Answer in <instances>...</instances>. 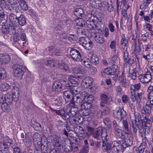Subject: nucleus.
Instances as JSON below:
<instances>
[{"mask_svg": "<svg viewBox=\"0 0 153 153\" xmlns=\"http://www.w3.org/2000/svg\"><path fill=\"white\" fill-rule=\"evenodd\" d=\"M131 99L133 102H134L136 100L135 92L133 91H131Z\"/></svg>", "mask_w": 153, "mask_h": 153, "instance_id": "61", "label": "nucleus"}, {"mask_svg": "<svg viewBox=\"0 0 153 153\" xmlns=\"http://www.w3.org/2000/svg\"><path fill=\"white\" fill-rule=\"evenodd\" d=\"M143 27L145 30L149 31L152 29L153 26L151 24L148 23H146L144 25Z\"/></svg>", "mask_w": 153, "mask_h": 153, "instance_id": "52", "label": "nucleus"}, {"mask_svg": "<svg viewBox=\"0 0 153 153\" xmlns=\"http://www.w3.org/2000/svg\"><path fill=\"white\" fill-rule=\"evenodd\" d=\"M94 21L93 19L91 20L90 21L88 20L87 22H86V25H87L89 29H91L93 28V25L94 24Z\"/></svg>", "mask_w": 153, "mask_h": 153, "instance_id": "45", "label": "nucleus"}, {"mask_svg": "<svg viewBox=\"0 0 153 153\" xmlns=\"http://www.w3.org/2000/svg\"><path fill=\"white\" fill-rule=\"evenodd\" d=\"M126 115V111L120 108L116 110L113 113V116L115 118L121 120Z\"/></svg>", "mask_w": 153, "mask_h": 153, "instance_id": "8", "label": "nucleus"}, {"mask_svg": "<svg viewBox=\"0 0 153 153\" xmlns=\"http://www.w3.org/2000/svg\"><path fill=\"white\" fill-rule=\"evenodd\" d=\"M117 72L116 68L112 67L111 68H107L105 69L103 71V73L104 74H105L107 75H114L116 74Z\"/></svg>", "mask_w": 153, "mask_h": 153, "instance_id": "18", "label": "nucleus"}, {"mask_svg": "<svg viewBox=\"0 0 153 153\" xmlns=\"http://www.w3.org/2000/svg\"><path fill=\"white\" fill-rule=\"evenodd\" d=\"M53 53L55 55L57 56H61L62 54V52L61 51H60L59 49H56L55 48Z\"/></svg>", "mask_w": 153, "mask_h": 153, "instance_id": "60", "label": "nucleus"}, {"mask_svg": "<svg viewBox=\"0 0 153 153\" xmlns=\"http://www.w3.org/2000/svg\"><path fill=\"white\" fill-rule=\"evenodd\" d=\"M88 56L91 62L94 64H96L98 62V59L95 54L89 53Z\"/></svg>", "mask_w": 153, "mask_h": 153, "instance_id": "20", "label": "nucleus"}, {"mask_svg": "<svg viewBox=\"0 0 153 153\" xmlns=\"http://www.w3.org/2000/svg\"><path fill=\"white\" fill-rule=\"evenodd\" d=\"M27 13L32 17L35 16L36 15V13L33 9H30L28 10L27 11Z\"/></svg>", "mask_w": 153, "mask_h": 153, "instance_id": "59", "label": "nucleus"}, {"mask_svg": "<svg viewBox=\"0 0 153 153\" xmlns=\"http://www.w3.org/2000/svg\"><path fill=\"white\" fill-rule=\"evenodd\" d=\"M82 102L79 97L74 96L73 97L70 103L69 106L71 107H74L76 104H79Z\"/></svg>", "mask_w": 153, "mask_h": 153, "instance_id": "13", "label": "nucleus"}, {"mask_svg": "<svg viewBox=\"0 0 153 153\" xmlns=\"http://www.w3.org/2000/svg\"><path fill=\"white\" fill-rule=\"evenodd\" d=\"M141 84L140 83H138L135 84L131 86V91H137L139 90L141 87Z\"/></svg>", "mask_w": 153, "mask_h": 153, "instance_id": "35", "label": "nucleus"}, {"mask_svg": "<svg viewBox=\"0 0 153 153\" xmlns=\"http://www.w3.org/2000/svg\"><path fill=\"white\" fill-rule=\"evenodd\" d=\"M81 62L82 65L84 66L87 68H90L91 67V62L90 60L88 58H84L83 59H81Z\"/></svg>", "mask_w": 153, "mask_h": 153, "instance_id": "21", "label": "nucleus"}, {"mask_svg": "<svg viewBox=\"0 0 153 153\" xmlns=\"http://www.w3.org/2000/svg\"><path fill=\"white\" fill-rule=\"evenodd\" d=\"M88 95V93L86 91H83L80 94L79 97L82 102L85 100Z\"/></svg>", "mask_w": 153, "mask_h": 153, "instance_id": "43", "label": "nucleus"}, {"mask_svg": "<svg viewBox=\"0 0 153 153\" xmlns=\"http://www.w3.org/2000/svg\"><path fill=\"white\" fill-rule=\"evenodd\" d=\"M100 98L102 101L107 105L111 104L112 102L111 97H108L104 94L101 95Z\"/></svg>", "mask_w": 153, "mask_h": 153, "instance_id": "16", "label": "nucleus"}, {"mask_svg": "<svg viewBox=\"0 0 153 153\" xmlns=\"http://www.w3.org/2000/svg\"><path fill=\"white\" fill-rule=\"evenodd\" d=\"M130 142V143L127 144L126 146H126L125 143H123L122 146L121 145H119L117 143L116 144L117 145V146H116L113 143L110 144L109 143V141L108 140L107 144L108 145H107L108 146L107 148L108 150V152L106 150L104 149H102L104 151L108 153L110 152L111 151L112 153H115V152H119L120 151H122V152H123L125 149L126 147L128 146H131L132 145V143L131 142Z\"/></svg>", "mask_w": 153, "mask_h": 153, "instance_id": "3", "label": "nucleus"}, {"mask_svg": "<svg viewBox=\"0 0 153 153\" xmlns=\"http://www.w3.org/2000/svg\"><path fill=\"white\" fill-rule=\"evenodd\" d=\"M146 145L141 144L138 148V153H143L145 149Z\"/></svg>", "mask_w": 153, "mask_h": 153, "instance_id": "53", "label": "nucleus"}, {"mask_svg": "<svg viewBox=\"0 0 153 153\" xmlns=\"http://www.w3.org/2000/svg\"><path fill=\"white\" fill-rule=\"evenodd\" d=\"M6 76V72L5 70L3 68H0V79H4Z\"/></svg>", "mask_w": 153, "mask_h": 153, "instance_id": "40", "label": "nucleus"}, {"mask_svg": "<svg viewBox=\"0 0 153 153\" xmlns=\"http://www.w3.org/2000/svg\"><path fill=\"white\" fill-rule=\"evenodd\" d=\"M70 55L73 59L76 61H80L81 56L79 51L76 50L72 48L70 52Z\"/></svg>", "mask_w": 153, "mask_h": 153, "instance_id": "9", "label": "nucleus"}, {"mask_svg": "<svg viewBox=\"0 0 153 153\" xmlns=\"http://www.w3.org/2000/svg\"><path fill=\"white\" fill-rule=\"evenodd\" d=\"M151 109L153 110V96L149 95L147 97L146 105L143 108L141 112L144 114H147L148 115H150Z\"/></svg>", "mask_w": 153, "mask_h": 153, "instance_id": "4", "label": "nucleus"}, {"mask_svg": "<svg viewBox=\"0 0 153 153\" xmlns=\"http://www.w3.org/2000/svg\"><path fill=\"white\" fill-rule=\"evenodd\" d=\"M90 39L88 37H81L79 40V42L83 47L84 45H86L87 43L89 42Z\"/></svg>", "mask_w": 153, "mask_h": 153, "instance_id": "27", "label": "nucleus"}, {"mask_svg": "<svg viewBox=\"0 0 153 153\" xmlns=\"http://www.w3.org/2000/svg\"><path fill=\"white\" fill-rule=\"evenodd\" d=\"M12 93L13 98H18L19 96V92L18 88L17 86L14 87L12 90Z\"/></svg>", "mask_w": 153, "mask_h": 153, "instance_id": "26", "label": "nucleus"}, {"mask_svg": "<svg viewBox=\"0 0 153 153\" xmlns=\"http://www.w3.org/2000/svg\"><path fill=\"white\" fill-rule=\"evenodd\" d=\"M122 127L123 128V130L125 131L126 133H127L129 130L128 127V123L126 120H123L122 122Z\"/></svg>", "mask_w": 153, "mask_h": 153, "instance_id": "34", "label": "nucleus"}, {"mask_svg": "<svg viewBox=\"0 0 153 153\" xmlns=\"http://www.w3.org/2000/svg\"><path fill=\"white\" fill-rule=\"evenodd\" d=\"M10 27L7 25H5L3 27L2 29V31L5 34H7L9 33Z\"/></svg>", "mask_w": 153, "mask_h": 153, "instance_id": "46", "label": "nucleus"}, {"mask_svg": "<svg viewBox=\"0 0 153 153\" xmlns=\"http://www.w3.org/2000/svg\"><path fill=\"white\" fill-rule=\"evenodd\" d=\"M1 109L5 112H8L10 110V106L7 103L4 102L1 105Z\"/></svg>", "mask_w": 153, "mask_h": 153, "instance_id": "29", "label": "nucleus"}, {"mask_svg": "<svg viewBox=\"0 0 153 153\" xmlns=\"http://www.w3.org/2000/svg\"><path fill=\"white\" fill-rule=\"evenodd\" d=\"M71 149L74 151H77L78 149V142L76 140H74V142L71 143Z\"/></svg>", "mask_w": 153, "mask_h": 153, "instance_id": "39", "label": "nucleus"}, {"mask_svg": "<svg viewBox=\"0 0 153 153\" xmlns=\"http://www.w3.org/2000/svg\"><path fill=\"white\" fill-rule=\"evenodd\" d=\"M82 114L83 115L86 116L90 114V110L88 109H84L82 110Z\"/></svg>", "mask_w": 153, "mask_h": 153, "instance_id": "58", "label": "nucleus"}, {"mask_svg": "<svg viewBox=\"0 0 153 153\" xmlns=\"http://www.w3.org/2000/svg\"><path fill=\"white\" fill-rule=\"evenodd\" d=\"M137 71L135 68L134 69L131 71H129L128 76L131 78L133 80H135L137 78Z\"/></svg>", "mask_w": 153, "mask_h": 153, "instance_id": "31", "label": "nucleus"}, {"mask_svg": "<svg viewBox=\"0 0 153 153\" xmlns=\"http://www.w3.org/2000/svg\"><path fill=\"white\" fill-rule=\"evenodd\" d=\"M20 39L22 41L25 42H23V45L22 46H24L25 45L24 44L26 42L27 40L25 34V33H22L20 36Z\"/></svg>", "mask_w": 153, "mask_h": 153, "instance_id": "55", "label": "nucleus"}, {"mask_svg": "<svg viewBox=\"0 0 153 153\" xmlns=\"http://www.w3.org/2000/svg\"><path fill=\"white\" fill-rule=\"evenodd\" d=\"M142 93H137L136 96V100L137 104H139L141 101L142 98Z\"/></svg>", "mask_w": 153, "mask_h": 153, "instance_id": "49", "label": "nucleus"}, {"mask_svg": "<svg viewBox=\"0 0 153 153\" xmlns=\"http://www.w3.org/2000/svg\"><path fill=\"white\" fill-rule=\"evenodd\" d=\"M119 80L120 81V82L122 86L124 87H126L127 85L126 80L124 75L122 73L119 76Z\"/></svg>", "mask_w": 153, "mask_h": 153, "instance_id": "24", "label": "nucleus"}, {"mask_svg": "<svg viewBox=\"0 0 153 153\" xmlns=\"http://www.w3.org/2000/svg\"><path fill=\"white\" fill-rule=\"evenodd\" d=\"M93 43L90 40L89 42H88V43H87L86 45H84L83 47L84 48L87 50H90L93 47Z\"/></svg>", "mask_w": 153, "mask_h": 153, "instance_id": "42", "label": "nucleus"}, {"mask_svg": "<svg viewBox=\"0 0 153 153\" xmlns=\"http://www.w3.org/2000/svg\"><path fill=\"white\" fill-rule=\"evenodd\" d=\"M51 139L52 144L54 146L59 147L61 146V143L59 141V138L56 135L51 136Z\"/></svg>", "mask_w": 153, "mask_h": 153, "instance_id": "14", "label": "nucleus"}, {"mask_svg": "<svg viewBox=\"0 0 153 153\" xmlns=\"http://www.w3.org/2000/svg\"><path fill=\"white\" fill-rule=\"evenodd\" d=\"M122 39L121 42V44L125 47L128 46V40L127 38H125L124 34H122L121 36Z\"/></svg>", "mask_w": 153, "mask_h": 153, "instance_id": "30", "label": "nucleus"}, {"mask_svg": "<svg viewBox=\"0 0 153 153\" xmlns=\"http://www.w3.org/2000/svg\"><path fill=\"white\" fill-rule=\"evenodd\" d=\"M2 143L4 146H7L6 147L8 148L13 144V140L8 136H6L4 137Z\"/></svg>", "mask_w": 153, "mask_h": 153, "instance_id": "15", "label": "nucleus"}, {"mask_svg": "<svg viewBox=\"0 0 153 153\" xmlns=\"http://www.w3.org/2000/svg\"><path fill=\"white\" fill-rule=\"evenodd\" d=\"M54 112L58 115L61 117L63 116L65 118V112L64 109L62 108L59 110H55Z\"/></svg>", "mask_w": 153, "mask_h": 153, "instance_id": "37", "label": "nucleus"}, {"mask_svg": "<svg viewBox=\"0 0 153 153\" xmlns=\"http://www.w3.org/2000/svg\"><path fill=\"white\" fill-rule=\"evenodd\" d=\"M89 68V71L90 72V73L92 75H93L96 73L97 72V69L96 68L94 67H90Z\"/></svg>", "mask_w": 153, "mask_h": 153, "instance_id": "62", "label": "nucleus"}, {"mask_svg": "<svg viewBox=\"0 0 153 153\" xmlns=\"http://www.w3.org/2000/svg\"><path fill=\"white\" fill-rule=\"evenodd\" d=\"M10 88V85L7 83L2 82L0 84V90L1 91H6Z\"/></svg>", "mask_w": 153, "mask_h": 153, "instance_id": "28", "label": "nucleus"}, {"mask_svg": "<svg viewBox=\"0 0 153 153\" xmlns=\"http://www.w3.org/2000/svg\"><path fill=\"white\" fill-rule=\"evenodd\" d=\"M81 88L75 85H72L70 87L69 89L71 93L77 95L79 94L81 91Z\"/></svg>", "mask_w": 153, "mask_h": 153, "instance_id": "19", "label": "nucleus"}, {"mask_svg": "<svg viewBox=\"0 0 153 153\" xmlns=\"http://www.w3.org/2000/svg\"><path fill=\"white\" fill-rule=\"evenodd\" d=\"M7 6V0H0V23L2 22V23L6 22L7 16L5 14L3 8H5Z\"/></svg>", "mask_w": 153, "mask_h": 153, "instance_id": "6", "label": "nucleus"}, {"mask_svg": "<svg viewBox=\"0 0 153 153\" xmlns=\"http://www.w3.org/2000/svg\"><path fill=\"white\" fill-rule=\"evenodd\" d=\"M117 59V56H113V57H111V62L113 64V66H114V68H117V66L116 65H114V64H115L116 63L115 61H116V60Z\"/></svg>", "mask_w": 153, "mask_h": 153, "instance_id": "63", "label": "nucleus"}, {"mask_svg": "<svg viewBox=\"0 0 153 153\" xmlns=\"http://www.w3.org/2000/svg\"><path fill=\"white\" fill-rule=\"evenodd\" d=\"M33 140L35 142L38 141L40 142V136L38 133H36L33 135Z\"/></svg>", "mask_w": 153, "mask_h": 153, "instance_id": "51", "label": "nucleus"}, {"mask_svg": "<svg viewBox=\"0 0 153 153\" xmlns=\"http://www.w3.org/2000/svg\"><path fill=\"white\" fill-rule=\"evenodd\" d=\"M62 83L58 81H55L53 84L52 86V90L54 92H59L62 89Z\"/></svg>", "mask_w": 153, "mask_h": 153, "instance_id": "17", "label": "nucleus"}, {"mask_svg": "<svg viewBox=\"0 0 153 153\" xmlns=\"http://www.w3.org/2000/svg\"><path fill=\"white\" fill-rule=\"evenodd\" d=\"M138 77L140 82L143 83L149 82L152 79L151 74L149 72H147L146 74H141Z\"/></svg>", "mask_w": 153, "mask_h": 153, "instance_id": "7", "label": "nucleus"}, {"mask_svg": "<svg viewBox=\"0 0 153 153\" xmlns=\"http://www.w3.org/2000/svg\"><path fill=\"white\" fill-rule=\"evenodd\" d=\"M94 100V97L92 95H88L86 97V100L88 103H91Z\"/></svg>", "mask_w": 153, "mask_h": 153, "instance_id": "57", "label": "nucleus"}, {"mask_svg": "<svg viewBox=\"0 0 153 153\" xmlns=\"http://www.w3.org/2000/svg\"><path fill=\"white\" fill-rule=\"evenodd\" d=\"M10 60V58L9 55L7 53L0 54V64L1 65L2 64H7Z\"/></svg>", "mask_w": 153, "mask_h": 153, "instance_id": "10", "label": "nucleus"}, {"mask_svg": "<svg viewBox=\"0 0 153 153\" xmlns=\"http://www.w3.org/2000/svg\"><path fill=\"white\" fill-rule=\"evenodd\" d=\"M93 137L95 138L99 139L101 137L102 141V149L108 151L107 141L109 137L107 134L106 130L103 128H99L97 131H95L93 134Z\"/></svg>", "mask_w": 153, "mask_h": 153, "instance_id": "1", "label": "nucleus"}, {"mask_svg": "<svg viewBox=\"0 0 153 153\" xmlns=\"http://www.w3.org/2000/svg\"><path fill=\"white\" fill-rule=\"evenodd\" d=\"M13 68L14 76L18 79H21L25 71V67L22 65L17 63L13 65Z\"/></svg>", "mask_w": 153, "mask_h": 153, "instance_id": "5", "label": "nucleus"}, {"mask_svg": "<svg viewBox=\"0 0 153 153\" xmlns=\"http://www.w3.org/2000/svg\"><path fill=\"white\" fill-rule=\"evenodd\" d=\"M75 22L77 26L82 27L84 26L86 27V22L82 19L79 18H77L75 20Z\"/></svg>", "mask_w": 153, "mask_h": 153, "instance_id": "22", "label": "nucleus"}, {"mask_svg": "<svg viewBox=\"0 0 153 153\" xmlns=\"http://www.w3.org/2000/svg\"><path fill=\"white\" fill-rule=\"evenodd\" d=\"M114 129L115 134L119 138L124 137V133L123 132V131L119 128L118 126L114 128Z\"/></svg>", "mask_w": 153, "mask_h": 153, "instance_id": "23", "label": "nucleus"}, {"mask_svg": "<svg viewBox=\"0 0 153 153\" xmlns=\"http://www.w3.org/2000/svg\"><path fill=\"white\" fill-rule=\"evenodd\" d=\"M93 82V79L90 77H85L83 79L81 84L82 86L85 88H87L90 86Z\"/></svg>", "mask_w": 153, "mask_h": 153, "instance_id": "11", "label": "nucleus"}, {"mask_svg": "<svg viewBox=\"0 0 153 153\" xmlns=\"http://www.w3.org/2000/svg\"><path fill=\"white\" fill-rule=\"evenodd\" d=\"M151 115H148V118H147L146 116L144 117L145 119L144 120V121L146 124H149V126H150L151 123L150 119L151 118Z\"/></svg>", "mask_w": 153, "mask_h": 153, "instance_id": "54", "label": "nucleus"}, {"mask_svg": "<svg viewBox=\"0 0 153 153\" xmlns=\"http://www.w3.org/2000/svg\"><path fill=\"white\" fill-rule=\"evenodd\" d=\"M13 97L10 94H7L4 96L5 102L7 103H11L13 100Z\"/></svg>", "mask_w": 153, "mask_h": 153, "instance_id": "33", "label": "nucleus"}, {"mask_svg": "<svg viewBox=\"0 0 153 153\" xmlns=\"http://www.w3.org/2000/svg\"><path fill=\"white\" fill-rule=\"evenodd\" d=\"M44 62L46 65H48L50 67H54L56 64L53 62L52 59H48L45 60Z\"/></svg>", "mask_w": 153, "mask_h": 153, "instance_id": "32", "label": "nucleus"}, {"mask_svg": "<svg viewBox=\"0 0 153 153\" xmlns=\"http://www.w3.org/2000/svg\"><path fill=\"white\" fill-rule=\"evenodd\" d=\"M116 94L117 96H120L122 92V88L120 86H117L115 88Z\"/></svg>", "mask_w": 153, "mask_h": 153, "instance_id": "56", "label": "nucleus"}, {"mask_svg": "<svg viewBox=\"0 0 153 153\" xmlns=\"http://www.w3.org/2000/svg\"><path fill=\"white\" fill-rule=\"evenodd\" d=\"M21 8L24 11L27 10L28 9V6L25 1L19 5Z\"/></svg>", "mask_w": 153, "mask_h": 153, "instance_id": "48", "label": "nucleus"}, {"mask_svg": "<svg viewBox=\"0 0 153 153\" xmlns=\"http://www.w3.org/2000/svg\"><path fill=\"white\" fill-rule=\"evenodd\" d=\"M61 83H62V87H64L66 88L69 89L71 86L69 84L67 81L64 80H61Z\"/></svg>", "mask_w": 153, "mask_h": 153, "instance_id": "44", "label": "nucleus"}, {"mask_svg": "<svg viewBox=\"0 0 153 153\" xmlns=\"http://www.w3.org/2000/svg\"><path fill=\"white\" fill-rule=\"evenodd\" d=\"M95 39L96 42L98 43L102 44L104 42V39L102 35L99 33H97L95 35Z\"/></svg>", "mask_w": 153, "mask_h": 153, "instance_id": "25", "label": "nucleus"}, {"mask_svg": "<svg viewBox=\"0 0 153 153\" xmlns=\"http://www.w3.org/2000/svg\"><path fill=\"white\" fill-rule=\"evenodd\" d=\"M9 19L12 25L14 26H16L18 24L21 26H23L26 23L24 15L22 13L19 15L17 12L16 14H10L9 15Z\"/></svg>", "mask_w": 153, "mask_h": 153, "instance_id": "2", "label": "nucleus"}, {"mask_svg": "<svg viewBox=\"0 0 153 153\" xmlns=\"http://www.w3.org/2000/svg\"><path fill=\"white\" fill-rule=\"evenodd\" d=\"M127 0H117V12H118L119 6H120L122 4V2L123 1V3L125 4L127 2Z\"/></svg>", "mask_w": 153, "mask_h": 153, "instance_id": "50", "label": "nucleus"}, {"mask_svg": "<svg viewBox=\"0 0 153 153\" xmlns=\"http://www.w3.org/2000/svg\"><path fill=\"white\" fill-rule=\"evenodd\" d=\"M108 27L111 32H113L114 31V27L111 22H110L108 25Z\"/></svg>", "mask_w": 153, "mask_h": 153, "instance_id": "64", "label": "nucleus"}, {"mask_svg": "<svg viewBox=\"0 0 153 153\" xmlns=\"http://www.w3.org/2000/svg\"><path fill=\"white\" fill-rule=\"evenodd\" d=\"M83 13V10L82 9L78 8L74 12V14L76 16H82Z\"/></svg>", "mask_w": 153, "mask_h": 153, "instance_id": "47", "label": "nucleus"}, {"mask_svg": "<svg viewBox=\"0 0 153 153\" xmlns=\"http://www.w3.org/2000/svg\"><path fill=\"white\" fill-rule=\"evenodd\" d=\"M72 93L70 90L66 91H65L63 95V97L65 98V100L66 101V99H68V100L70 98V96Z\"/></svg>", "mask_w": 153, "mask_h": 153, "instance_id": "38", "label": "nucleus"}, {"mask_svg": "<svg viewBox=\"0 0 153 153\" xmlns=\"http://www.w3.org/2000/svg\"><path fill=\"white\" fill-rule=\"evenodd\" d=\"M92 7L96 9H98L102 6L103 3L100 1L97 2L93 1L92 2Z\"/></svg>", "mask_w": 153, "mask_h": 153, "instance_id": "36", "label": "nucleus"}, {"mask_svg": "<svg viewBox=\"0 0 153 153\" xmlns=\"http://www.w3.org/2000/svg\"><path fill=\"white\" fill-rule=\"evenodd\" d=\"M58 65L61 69L63 71L66 72L69 70V68L68 65L64 63H62L61 64H59Z\"/></svg>", "mask_w": 153, "mask_h": 153, "instance_id": "41", "label": "nucleus"}, {"mask_svg": "<svg viewBox=\"0 0 153 153\" xmlns=\"http://www.w3.org/2000/svg\"><path fill=\"white\" fill-rule=\"evenodd\" d=\"M73 71L74 73L78 75L77 78L82 79L85 76V73L83 70L81 68L76 67L73 68Z\"/></svg>", "mask_w": 153, "mask_h": 153, "instance_id": "12", "label": "nucleus"}]
</instances>
